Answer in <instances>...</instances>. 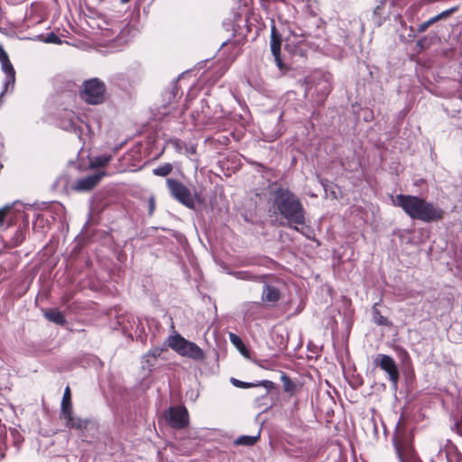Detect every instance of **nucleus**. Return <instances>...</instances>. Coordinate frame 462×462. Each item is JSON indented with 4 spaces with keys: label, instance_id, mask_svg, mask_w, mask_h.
Instances as JSON below:
<instances>
[{
    "label": "nucleus",
    "instance_id": "f257e3e1",
    "mask_svg": "<svg viewBox=\"0 0 462 462\" xmlns=\"http://www.w3.org/2000/svg\"><path fill=\"white\" fill-rule=\"evenodd\" d=\"M274 213L286 219L289 226L300 231L306 223V212L300 199L288 188L279 187L273 193Z\"/></svg>",
    "mask_w": 462,
    "mask_h": 462
},
{
    "label": "nucleus",
    "instance_id": "f03ea898",
    "mask_svg": "<svg viewBox=\"0 0 462 462\" xmlns=\"http://www.w3.org/2000/svg\"><path fill=\"white\" fill-rule=\"evenodd\" d=\"M394 205L400 207L411 219L424 223L440 221L445 215L444 210L439 206L413 195H396Z\"/></svg>",
    "mask_w": 462,
    "mask_h": 462
},
{
    "label": "nucleus",
    "instance_id": "7ed1b4c3",
    "mask_svg": "<svg viewBox=\"0 0 462 462\" xmlns=\"http://www.w3.org/2000/svg\"><path fill=\"white\" fill-rule=\"evenodd\" d=\"M394 205L400 207L411 219L424 223L440 221L445 215L444 210L439 206L413 195H396Z\"/></svg>",
    "mask_w": 462,
    "mask_h": 462
},
{
    "label": "nucleus",
    "instance_id": "20e7f679",
    "mask_svg": "<svg viewBox=\"0 0 462 462\" xmlns=\"http://www.w3.org/2000/svg\"><path fill=\"white\" fill-rule=\"evenodd\" d=\"M393 443L400 462H420L413 446V437L406 430H397L393 434Z\"/></svg>",
    "mask_w": 462,
    "mask_h": 462
},
{
    "label": "nucleus",
    "instance_id": "39448f33",
    "mask_svg": "<svg viewBox=\"0 0 462 462\" xmlns=\"http://www.w3.org/2000/svg\"><path fill=\"white\" fill-rule=\"evenodd\" d=\"M106 86L98 78H92L82 83L79 90L80 98L88 105H100L106 100Z\"/></svg>",
    "mask_w": 462,
    "mask_h": 462
},
{
    "label": "nucleus",
    "instance_id": "423d86ee",
    "mask_svg": "<svg viewBox=\"0 0 462 462\" xmlns=\"http://www.w3.org/2000/svg\"><path fill=\"white\" fill-rule=\"evenodd\" d=\"M167 341L168 346L181 356L195 361H202L205 358L203 350L196 343L187 340L180 334L170 336Z\"/></svg>",
    "mask_w": 462,
    "mask_h": 462
},
{
    "label": "nucleus",
    "instance_id": "0eeeda50",
    "mask_svg": "<svg viewBox=\"0 0 462 462\" xmlns=\"http://www.w3.org/2000/svg\"><path fill=\"white\" fill-rule=\"evenodd\" d=\"M166 185L171 196L180 204L188 208L193 209L195 208V199L189 189L176 179L169 178L166 180Z\"/></svg>",
    "mask_w": 462,
    "mask_h": 462
},
{
    "label": "nucleus",
    "instance_id": "6e6552de",
    "mask_svg": "<svg viewBox=\"0 0 462 462\" xmlns=\"http://www.w3.org/2000/svg\"><path fill=\"white\" fill-rule=\"evenodd\" d=\"M168 424L174 430H183L189 427V415L183 405L171 406L165 414Z\"/></svg>",
    "mask_w": 462,
    "mask_h": 462
},
{
    "label": "nucleus",
    "instance_id": "1a4fd4ad",
    "mask_svg": "<svg viewBox=\"0 0 462 462\" xmlns=\"http://www.w3.org/2000/svg\"><path fill=\"white\" fill-rule=\"evenodd\" d=\"M374 365L379 366L389 376L391 383L396 387L400 378L399 370L394 359L384 354H378L374 360Z\"/></svg>",
    "mask_w": 462,
    "mask_h": 462
},
{
    "label": "nucleus",
    "instance_id": "9d476101",
    "mask_svg": "<svg viewBox=\"0 0 462 462\" xmlns=\"http://www.w3.org/2000/svg\"><path fill=\"white\" fill-rule=\"evenodd\" d=\"M282 34L278 32L274 20H272L271 25V51L274 58V61L276 66L279 68L281 71H286L288 69L287 66L283 63L281 57V48H282Z\"/></svg>",
    "mask_w": 462,
    "mask_h": 462
},
{
    "label": "nucleus",
    "instance_id": "9b49d317",
    "mask_svg": "<svg viewBox=\"0 0 462 462\" xmlns=\"http://www.w3.org/2000/svg\"><path fill=\"white\" fill-rule=\"evenodd\" d=\"M330 91V81L324 76L319 77L315 85L310 86L309 88V92H310V96L317 106H322L324 104Z\"/></svg>",
    "mask_w": 462,
    "mask_h": 462
},
{
    "label": "nucleus",
    "instance_id": "f8f14e48",
    "mask_svg": "<svg viewBox=\"0 0 462 462\" xmlns=\"http://www.w3.org/2000/svg\"><path fill=\"white\" fill-rule=\"evenodd\" d=\"M0 62L2 64V69L6 75L4 90L0 94L1 99L2 97L8 91L10 86L12 88H14L15 82V70L7 54L2 53V57H0Z\"/></svg>",
    "mask_w": 462,
    "mask_h": 462
},
{
    "label": "nucleus",
    "instance_id": "ddd939ff",
    "mask_svg": "<svg viewBox=\"0 0 462 462\" xmlns=\"http://www.w3.org/2000/svg\"><path fill=\"white\" fill-rule=\"evenodd\" d=\"M105 172H97L84 178L79 179L74 186L78 191H88L93 189L105 176Z\"/></svg>",
    "mask_w": 462,
    "mask_h": 462
},
{
    "label": "nucleus",
    "instance_id": "4468645a",
    "mask_svg": "<svg viewBox=\"0 0 462 462\" xmlns=\"http://www.w3.org/2000/svg\"><path fill=\"white\" fill-rule=\"evenodd\" d=\"M282 297L278 288L271 284H265L262 291V300L269 306H274Z\"/></svg>",
    "mask_w": 462,
    "mask_h": 462
},
{
    "label": "nucleus",
    "instance_id": "2eb2a0df",
    "mask_svg": "<svg viewBox=\"0 0 462 462\" xmlns=\"http://www.w3.org/2000/svg\"><path fill=\"white\" fill-rule=\"evenodd\" d=\"M442 453L445 454L447 462H462V454L450 440L447 442L443 449L439 450L438 456L441 457Z\"/></svg>",
    "mask_w": 462,
    "mask_h": 462
},
{
    "label": "nucleus",
    "instance_id": "dca6fc26",
    "mask_svg": "<svg viewBox=\"0 0 462 462\" xmlns=\"http://www.w3.org/2000/svg\"><path fill=\"white\" fill-rule=\"evenodd\" d=\"M60 419L66 420L65 426L67 428L78 430L87 429L89 424V420L88 419H82L80 417H76V416H74L73 411L69 412V416L68 415L61 416Z\"/></svg>",
    "mask_w": 462,
    "mask_h": 462
},
{
    "label": "nucleus",
    "instance_id": "f3484780",
    "mask_svg": "<svg viewBox=\"0 0 462 462\" xmlns=\"http://www.w3.org/2000/svg\"><path fill=\"white\" fill-rule=\"evenodd\" d=\"M231 383L236 387L242 388V389H248V388H253V387L263 386L270 391V390H273L276 387V384L273 382L269 381V380H263V381H259L257 383H246V382H243V381H240L236 378H232Z\"/></svg>",
    "mask_w": 462,
    "mask_h": 462
},
{
    "label": "nucleus",
    "instance_id": "a211bd4d",
    "mask_svg": "<svg viewBox=\"0 0 462 462\" xmlns=\"http://www.w3.org/2000/svg\"><path fill=\"white\" fill-rule=\"evenodd\" d=\"M43 316L46 319L60 326H64L67 323L66 318L63 313L56 308H50L43 311Z\"/></svg>",
    "mask_w": 462,
    "mask_h": 462
},
{
    "label": "nucleus",
    "instance_id": "6ab92c4d",
    "mask_svg": "<svg viewBox=\"0 0 462 462\" xmlns=\"http://www.w3.org/2000/svg\"><path fill=\"white\" fill-rule=\"evenodd\" d=\"M281 381L283 384L284 392L290 393L291 396L295 395L301 390L302 385L300 383L292 381L285 373L282 374Z\"/></svg>",
    "mask_w": 462,
    "mask_h": 462
},
{
    "label": "nucleus",
    "instance_id": "aec40b11",
    "mask_svg": "<svg viewBox=\"0 0 462 462\" xmlns=\"http://www.w3.org/2000/svg\"><path fill=\"white\" fill-rule=\"evenodd\" d=\"M73 411V404H72V394L70 387L68 385L63 393V397L61 400L60 405V417L64 415H69V412Z\"/></svg>",
    "mask_w": 462,
    "mask_h": 462
},
{
    "label": "nucleus",
    "instance_id": "412c9836",
    "mask_svg": "<svg viewBox=\"0 0 462 462\" xmlns=\"http://www.w3.org/2000/svg\"><path fill=\"white\" fill-rule=\"evenodd\" d=\"M457 10H458V6H453L451 8H449V9H447V10L439 13V14L430 18L429 20L423 22L424 26L429 28L430 26H431L435 23H437V22H439L440 20H444V19L448 18L451 14L456 13Z\"/></svg>",
    "mask_w": 462,
    "mask_h": 462
},
{
    "label": "nucleus",
    "instance_id": "4be33fe9",
    "mask_svg": "<svg viewBox=\"0 0 462 462\" xmlns=\"http://www.w3.org/2000/svg\"><path fill=\"white\" fill-rule=\"evenodd\" d=\"M260 439V434H257L256 436H240L237 438L234 443L236 446H246V447H252L254 444L257 443V441Z\"/></svg>",
    "mask_w": 462,
    "mask_h": 462
},
{
    "label": "nucleus",
    "instance_id": "5701e85b",
    "mask_svg": "<svg viewBox=\"0 0 462 462\" xmlns=\"http://www.w3.org/2000/svg\"><path fill=\"white\" fill-rule=\"evenodd\" d=\"M173 170L172 165L170 162H166L152 170V173L156 176L166 177Z\"/></svg>",
    "mask_w": 462,
    "mask_h": 462
},
{
    "label": "nucleus",
    "instance_id": "b1692460",
    "mask_svg": "<svg viewBox=\"0 0 462 462\" xmlns=\"http://www.w3.org/2000/svg\"><path fill=\"white\" fill-rule=\"evenodd\" d=\"M112 156L111 155H101L96 157L90 163V166L92 168H99L104 167L111 161Z\"/></svg>",
    "mask_w": 462,
    "mask_h": 462
},
{
    "label": "nucleus",
    "instance_id": "393cba45",
    "mask_svg": "<svg viewBox=\"0 0 462 462\" xmlns=\"http://www.w3.org/2000/svg\"><path fill=\"white\" fill-rule=\"evenodd\" d=\"M262 303L260 302H247L245 305V317L251 318L254 313L255 309H261Z\"/></svg>",
    "mask_w": 462,
    "mask_h": 462
},
{
    "label": "nucleus",
    "instance_id": "a878e982",
    "mask_svg": "<svg viewBox=\"0 0 462 462\" xmlns=\"http://www.w3.org/2000/svg\"><path fill=\"white\" fill-rule=\"evenodd\" d=\"M373 312H374V322L377 324V325H381V326H387L388 325V319L386 317L383 316L381 314V312L376 310L374 307L373 309Z\"/></svg>",
    "mask_w": 462,
    "mask_h": 462
},
{
    "label": "nucleus",
    "instance_id": "bb28decb",
    "mask_svg": "<svg viewBox=\"0 0 462 462\" xmlns=\"http://www.w3.org/2000/svg\"><path fill=\"white\" fill-rule=\"evenodd\" d=\"M230 341L236 346H237L239 349H241V347H245V345L242 341V339L236 334H233V333H230Z\"/></svg>",
    "mask_w": 462,
    "mask_h": 462
},
{
    "label": "nucleus",
    "instance_id": "cd10ccee",
    "mask_svg": "<svg viewBox=\"0 0 462 462\" xmlns=\"http://www.w3.org/2000/svg\"><path fill=\"white\" fill-rule=\"evenodd\" d=\"M235 276L241 280H254L256 278L249 272H236Z\"/></svg>",
    "mask_w": 462,
    "mask_h": 462
},
{
    "label": "nucleus",
    "instance_id": "c85d7f7f",
    "mask_svg": "<svg viewBox=\"0 0 462 462\" xmlns=\"http://www.w3.org/2000/svg\"><path fill=\"white\" fill-rule=\"evenodd\" d=\"M46 42L60 44L61 43V40L57 34H55L54 32H51L47 36Z\"/></svg>",
    "mask_w": 462,
    "mask_h": 462
},
{
    "label": "nucleus",
    "instance_id": "c756f323",
    "mask_svg": "<svg viewBox=\"0 0 462 462\" xmlns=\"http://www.w3.org/2000/svg\"><path fill=\"white\" fill-rule=\"evenodd\" d=\"M162 352V349L160 348H154L150 350L146 355L148 357H152L153 361H156V359L161 356Z\"/></svg>",
    "mask_w": 462,
    "mask_h": 462
},
{
    "label": "nucleus",
    "instance_id": "7c9ffc66",
    "mask_svg": "<svg viewBox=\"0 0 462 462\" xmlns=\"http://www.w3.org/2000/svg\"><path fill=\"white\" fill-rule=\"evenodd\" d=\"M10 211V207H5L0 208V225H2L5 221V217Z\"/></svg>",
    "mask_w": 462,
    "mask_h": 462
},
{
    "label": "nucleus",
    "instance_id": "2f4dec72",
    "mask_svg": "<svg viewBox=\"0 0 462 462\" xmlns=\"http://www.w3.org/2000/svg\"><path fill=\"white\" fill-rule=\"evenodd\" d=\"M155 199L153 197H151L148 201V208H149V215L152 216L155 210Z\"/></svg>",
    "mask_w": 462,
    "mask_h": 462
},
{
    "label": "nucleus",
    "instance_id": "473e14b6",
    "mask_svg": "<svg viewBox=\"0 0 462 462\" xmlns=\"http://www.w3.org/2000/svg\"><path fill=\"white\" fill-rule=\"evenodd\" d=\"M144 364L143 367H147L149 370L154 365L155 361L152 357H148L147 355L143 356Z\"/></svg>",
    "mask_w": 462,
    "mask_h": 462
},
{
    "label": "nucleus",
    "instance_id": "72a5a7b5",
    "mask_svg": "<svg viewBox=\"0 0 462 462\" xmlns=\"http://www.w3.org/2000/svg\"><path fill=\"white\" fill-rule=\"evenodd\" d=\"M24 240V236L22 231H19V237L17 238L15 242V245H18L20 243H22Z\"/></svg>",
    "mask_w": 462,
    "mask_h": 462
},
{
    "label": "nucleus",
    "instance_id": "f704fd0d",
    "mask_svg": "<svg viewBox=\"0 0 462 462\" xmlns=\"http://www.w3.org/2000/svg\"><path fill=\"white\" fill-rule=\"evenodd\" d=\"M428 30V27L424 26V23H420L418 27V32L421 33Z\"/></svg>",
    "mask_w": 462,
    "mask_h": 462
},
{
    "label": "nucleus",
    "instance_id": "c9c22d12",
    "mask_svg": "<svg viewBox=\"0 0 462 462\" xmlns=\"http://www.w3.org/2000/svg\"><path fill=\"white\" fill-rule=\"evenodd\" d=\"M2 53L7 54L4 48L0 45V57H2Z\"/></svg>",
    "mask_w": 462,
    "mask_h": 462
},
{
    "label": "nucleus",
    "instance_id": "e433bc0d",
    "mask_svg": "<svg viewBox=\"0 0 462 462\" xmlns=\"http://www.w3.org/2000/svg\"><path fill=\"white\" fill-rule=\"evenodd\" d=\"M179 142H180L179 140H174V141L172 142V143H173L175 146H178Z\"/></svg>",
    "mask_w": 462,
    "mask_h": 462
},
{
    "label": "nucleus",
    "instance_id": "4c0bfd02",
    "mask_svg": "<svg viewBox=\"0 0 462 462\" xmlns=\"http://www.w3.org/2000/svg\"><path fill=\"white\" fill-rule=\"evenodd\" d=\"M130 1H131V0H120V2H121L122 4H126V3L130 2Z\"/></svg>",
    "mask_w": 462,
    "mask_h": 462
},
{
    "label": "nucleus",
    "instance_id": "58836bf2",
    "mask_svg": "<svg viewBox=\"0 0 462 462\" xmlns=\"http://www.w3.org/2000/svg\"><path fill=\"white\" fill-rule=\"evenodd\" d=\"M289 48H290V45H288V44H287V45L285 46V49H286V50H289Z\"/></svg>",
    "mask_w": 462,
    "mask_h": 462
}]
</instances>
